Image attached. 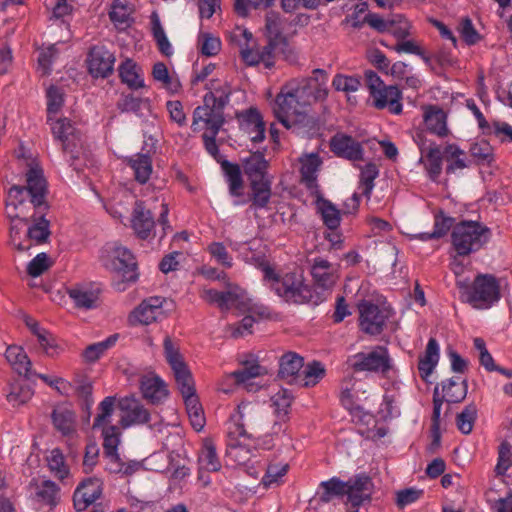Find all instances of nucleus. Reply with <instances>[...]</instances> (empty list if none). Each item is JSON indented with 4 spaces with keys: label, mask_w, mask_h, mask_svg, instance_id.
<instances>
[{
    "label": "nucleus",
    "mask_w": 512,
    "mask_h": 512,
    "mask_svg": "<svg viewBox=\"0 0 512 512\" xmlns=\"http://www.w3.org/2000/svg\"><path fill=\"white\" fill-rule=\"evenodd\" d=\"M303 367L304 358L295 352L289 351L279 358L278 375L288 383L296 384Z\"/></svg>",
    "instance_id": "obj_26"
},
{
    "label": "nucleus",
    "mask_w": 512,
    "mask_h": 512,
    "mask_svg": "<svg viewBox=\"0 0 512 512\" xmlns=\"http://www.w3.org/2000/svg\"><path fill=\"white\" fill-rule=\"evenodd\" d=\"M321 492H318L319 500L324 503L330 502L335 497L347 495V483L337 477L320 483Z\"/></svg>",
    "instance_id": "obj_44"
},
{
    "label": "nucleus",
    "mask_w": 512,
    "mask_h": 512,
    "mask_svg": "<svg viewBox=\"0 0 512 512\" xmlns=\"http://www.w3.org/2000/svg\"><path fill=\"white\" fill-rule=\"evenodd\" d=\"M331 150L336 155L350 161H359L363 159V148L361 144L348 135H335L331 139Z\"/></svg>",
    "instance_id": "obj_23"
},
{
    "label": "nucleus",
    "mask_w": 512,
    "mask_h": 512,
    "mask_svg": "<svg viewBox=\"0 0 512 512\" xmlns=\"http://www.w3.org/2000/svg\"><path fill=\"white\" fill-rule=\"evenodd\" d=\"M33 394L34 391L30 385L20 381H15L9 385V391L6 395V399L13 407H19L29 402Z\"/></svg>",
    "instance_id": "obj_43"
},
{
    "label": "nucleus",
    "mask_w": 512,
    "mask_h": 512,
    "mask_svg": "<svg viewBox=\"0 0 512 512\" xmlns=\"http://www.w3.org/2000/svg\"><path fill=\"white\" fill-rule=\"evenodd\" d=\"M163 346L166 360L174 372V377L182 397L185 398L196 394L192 374L184 363L179 349L173 344L169 336L165 337Z\"/></svg>",
    "instance_id": "obj_10"
},
{
    "label": "nucleus",
    "mask_w": 512,
    "mask_h": 512,
    "mask_svg": "<svg viewBox=\"0 0 512 512\" xmlns=\"http://www.w3.org/2000/svg\"><path fill=\"white\" fill-rule=\"evenodd\" d=\"M118 335L114 334L109 336L106 340L91 344L85 348L82 353L83 358L87 362H95L101 355H103L109 348H111L117 341Z\"/></svg>",
    "instance_id": "obj_55"
},
{
    "label": "nucleus",
    "mask_w": 512,
    "mask_h": 512,
    "mask_svg": "<svg viewBox=\"0 0 512 512\" xmlns=\"http://www.w3.org/2000/svg\"><path fill=\"white\" fill-rule=\"evenodd\" d=\"M36 338L43 352L49 357H55L63 351V347L58 343L57 338L46 329L38 334Z\"/></svg>",
    "instance_id": "obj_58"
},
{
    "label": "nucleus",
    "mask_w": 512,
    "mask_h": 512,
    "mask_svg": "<svg viewBox=\"0 0 512 512\" xmlns=\"http://www.w3.org/2000/svg\"><path fill=\"white\" fill-rule=\"evenodd\" d=\"M442 392L447 402H461L467 394V383L459 376L452 377L442 383Z\"/></svg>",
    "instance_id": "obj_42"
},
{
    "label": "nucleus",
    "mask_w": 512,
    "mask_h": 512,
    "mask_svg": "<svg viewBox=\"0 0 512 512\" xmlns=\"http://www.w3.org/2000/svg\"><path fill=\"white\" fill-rule=\"evenodd\" d=\"M244 172L248 176L250 182L264 180L266 178V171L268 162L264 155L256 152L247 157L243 162Z\"/></svg>",
    "instance_id": "obj_36"
},
{
    "label": "nucleus",
    "mask_w": 512,
    "mask_h": 512,
    "mask_svg": "<svg viewBox=\"0 0 512 512\" xmlns=\"http://www.w3.org/2000/svg\"><path fill=\"white\" fill-rule=\"evenodd\" d=\"M50 223L45 214L30 220L28 225L13 223L10 226V243L19 252L28 251L33 245L47 242Z\"/></svg>",
    "instance_id": "obj_8"
},
{
    "label": "nucleus",
    "mask_w": 512,
    "mask_h": 512,
    "mask_svg": "<svg viewBox=\"0 0 512 512\" xmlns=\"http://www.w3.org/2000/svg\"><path fill=\"white\" fill-rule=\"evenodd\" d=\"M98 413L94 418L93 429H101L111 424V418L115 411V397L107 396L98 405Z\"/></svg>",
    "instance_id": "obj_50"
},
{
    "label": "nucleus",
    "mask_w": 512,
    "mask_h": 512,
    "mask_svg": "<svg viewBox=\"0 0 512 512\" xmlns=\"http://www.w3.org/2000/svg\"><path fill=\"white\" fill-rule=\"evenodd\" d=\"M87 62L91 75L106 78L114 70L115 56L104 46H94L89 52Z\"/></svg>",
    "instance_id": "obj_17"
},
{
    "label": "nucleus",
    "mask_w": 512,
    "mask_h": 512,
    "mask_svg": "<svg viewBox=\"0 0 512 512\" xmlns=\"http://www.w3.org/2000/svg\"><path fill=\"white\" fill-rule=\"evenodd\" d=\"M200 297L209 304H217L221 310H229L239 299V294L234 290L217 291L215 289H203Z\"/></svg>",
    "instance_id": "obj_34"
},
{
    "label": "nucleus",
    "mask_w": 512,
    "mask_h": 512,
    "mask_svg": "<svg viewBox=\"0 0 512 512\" xmlns=\"http://www.w3.org/2000/svg\"><path fill=\"white\" fill-rule=\"evenodd\" d=\"M101 259L105 267L115 273L113 286L116 290L124 291L127 283L136 280V262L127 248L117 243H108L102 250Z\"/></svg>",
    "instance_id": "obj_5"
},
{
    "label": "nucleus",
    "mask_w": 512,
    "mask_h": 512,
    "mask_svg": "<svg viewBox=\"0 0 512 512\" xmlns=\"http://www.w3.org/2000/svg\"><path fill=\"white\" fill-rule=\"evenodd\" d=\"M67 293L77 308L92 309L96 306L97 295L84 286L75 285Z\"/></svg>",
    "instance_id": "obj_46"
},
{
    "label": "nucleus",
    "mask_w": 512,
    "mask_h": 512,
    "mask_svg": "<svg viewBox=\"0 0 512 512\" xmlns=\"http://www.w3.org/2000/svg\"><path fill=\"white\" fill-rule=\"evenodd\" d=\"M467 301L476 309H488L499 301L500 283L491 274H479L471 286L466 287Z\"/></svg>",
    "instance_id": "obj_9"
},
{
    "label": "nucleus",
    "mask_w": 512,
    "mask_h": 512,
    "mask_svg": "<svg viewBox=\"0 0 512 512\" xmlns=\"http://www.w3.org/2000/svg\"><path fill=\"white\" fill-rule=\"evenodd\" d=\"M132 9L124 0H115L109 13L111 21L119 29H125L130 25Z\"/></svg>",
    "instance_id": "obj_51"
},
{
    "label": "nucleus",
    "mask_w": 512,
    "mask_h": 512,
    "mask_svg": "<svg viewBox=\"0 0 512 512\" xmlns=\"http://www.w3.org/2000/svg\"><path fill=\"white\" fill-rule=\"evenodd\" d=\"M477 418V407L475 404L471 403L467 405L461 413H459L456 417V424L458 429L463 434H469L474 426L475 420Z\"/></svg>",
    "instance_id": "obj_59"
},
{
    "label": "nucleus",
    "mask_w": 512,
    "mask_h": 512,
    "mask_svg": "<svg viewBox=\"0 0 512 512\" xmlns=\"http://www.w3.org/2000/svg\"><path fill=\"white\" fill-rule=\"evenodd\" d=\"M201 469L209 472H217L221 469V462L218 458L216 447L211 439H205L199 454Z\"/></svg>",
    "instance_id": "obj_41"
},
{
    "label": "nucleus",
    "mask_w": 512,
    "mask_h": 512,
    "mask_svg": "<svg viewBox=\"0 0 512 512\" xmlns=\"http://www.w3.org/2000/svg\"><path fill=\"white\" fill-rule=\"evenodd\" d=\"M388 32L398 40H404L411 35V24L402 15H396L390 20Z\"/></svg>",
    "instance_id": "obj_62"
},
{
    "label": "nucleus",
    "mask_w": 512,
    "mask_h": 512,
    "mask_svg": "<svg viewBox=\"0 0 512 512\" xmlns=\"http://www.w3.org/2000/svg\"><path fill=\"white\" fill-rule=\"evenodd\" d=\"M262 416L257 405L241 403L231 415L227 427V454L239 464L246 463L251 456L246 440L261 429Z\"/></svg>",
    "instance_id": "obj_3"
},
{
    "label": "nucleus",
    "mask_w": 512,
    "mask_h": 512,
    "mask_svg": "<svg viewBox=\"0 0 512 512\" xmlns=\"http://www.w3.org/2000/svg\"><path fill=\"white\" fill-rule=\"evenodd\" d=\"M231 38L233 41H236L240 48V55L243 61L250 65H257L261 62V56H259V50H255L252 47H249V42L252 40V33L246 29L237 27Z\"/></svg>",
    "instance_id": "obj_28"
},
{
    "label": "nucleus",
    "mask_w": 512,
    "mask_h": 512,
    "mask_svg": "<svg viewBox=\"0 0 512 512\" xmlns=\"http://www.w3.org/2000/svg\"><path fill=\"white\" fill-rule=\"evenodd\" d=\"M444 157L448 162L446 167L447 174H453L457 170H463L467 167L465 161V152L456 144H448L444 148Z\"/></svg>",
    "instance_id": "obj_47"
},
{
    "label": "nucleus",
    "mask_w": 512,
    "mask_h": 512,
    "mask_svg": "<svg viewBox=\"0 0 512 512\" xmlns=\"http://www.w3.org/2000/svg\"><path fill=\"white\" fill-rule=\"evenodd\" d=\"M439 361V345L436 339L430 338L425 352L419 357L418 370L423 379H427Z\"/></svg>",
    "instance_id": "obj_33"
},
{
    "label": "nucleus",
    "mask_w": 512,
    "mask_h": 512,
    "mask_svg": "<svg viewBox=\"0 0 512 512\" xmlns=\"http://www.w3.org/2000/svg\"><path fill=\"white\" fill-rule=\"evenodd\" d=\"M311 274L316 285L323 289H331L338 279L337 268L321 257L313 260Z\"/></svg>",
    "instance_id": "obj_24"
},
{
    "label": "nucleus",
    "mask_w": 512,
    "mask_h": 512,
    "mask_svg": "<svg viewBox=\"0 0 512 512\" xmlns=\"http://www.w3.org/2000/svg\"><path fill=\"white\" fill-rule=\"evenodd\" d=\"M303 368L296 382L299 386L313 387L325 376V368L318 361L310 362Z\"/></svg>",
    "instance_id": "obj_45"
},
{
    "label": "nucleus",
    "mask_w": 512,
    "mask_h": 512,
    "mask_svg": "<svg viewBox=\"0 0 512 512\" xmlns=\"http://www.w3.org/2000/svg\"><path fill=\"white\" fill-rule=\"evenodd\" d=\"M370 97L372 98L373 106L377 109L387 108L393 114H400L402 112L401 92L397 86L384 85Z\"/></svg>",
    "instance_id": "obj_21"
},
{
    "label": "nucleus",
    "mask_w": 512,
    "mask_h": 512,
    "mask_svg": "<svg viewBox=\"0 0 512 512\" xmlns=\"http://www.w3.org/2000/svg\"><path fill=\"white\" fill-rule=\"evenodd\" d=\"M156 207L152 205L150 200H138L131 215V226L136 235L141 239H147L151 236L155 227L153 210Z\"/></svg>",
    "instance_id": "obj_14"
},
{
    "label": "nucleus",
    "mask_w": 512,
    "mask_h": 512,
    "mask_svg": "<svg viewBox=\"0 0 512 512\" xmlns=\"http://www.w3.org/2000/svg\"><path fill=\"white\" fill-rule=\"evenodd\" d=\"M54 428L63 436H73L76 433V414L66 407H58L51 414Z\"/></svg>",
    "instance_id": "obj_31"
},
{
    "label": "nucleus",
    "mask_w": 512,
    "mask_h": 512,
    "mask_svg": "<svg viewBox=\"0 0 512 512\" xmlns=\"http://www.w3.org/2000/svg\"><path fill=\"white\" fill-rule=\"evenodd\" d=\"M327 96L326 72L315 69L313 76L291 79L281 87L274 101L273 112L283 126L298 131L313 122L308 108L313 103L324 101Z\"/></svg>",
    "instance_id": "obj_1"
},
{
    "label": "nucleus",
    "mask_w": 512,
    "mask_h": 512,
    "mask_svg": "<svg viewBox=\"0 0 512 512\" xmlns=\"http://www.w3.org/2000/svg\"><path fill=\"white\" fill-rule=\"evenodd\" d=\"M117 108L123 112H132L137 116H143L144 111L150 112L151 104L149 99L129 94H122L117 102Z\"/></svg>",
    "instance_id": "obj_37"
},
{
    "label": "nucleus",
    "mask_w": 512,
    "mask_h": 512,
    "mask_svg": "<svg viewBox=\"0 0 512 512\" xmlns=\"http://www.w3.org/2000/svg\"><path fill=\"white\" fill-rule=\"evenodd\" d=\"M417 143L421 151L420 162L424 164L429 178L437 181L442 172L443 156L438 145L435 143L426 146L421 135L417 136Z\"/></svg>",
    "instance_id": "obj_19"
},
{
    "label": "nucleus",
    "mask_w": 512,
    "mask_h": 512,
    "mask_svg": "<svg viewBox=\"0 0 512 512\" xmlns=\"http://www.w3.org/2000/svg\"><path fill=\"white\" fill-rule=\"evenodd\" d=\"M349 364L356 372L386 373L391 368L388 350L383 346H376L369 352L353 355L349 359Z\"/></svg>",
    "instance_id": "obj_11"
},
{
    "label": "nucleus",
    "mask_w": 512,
    "mask_h": 512,
    "mask_svg": "<svg viewBox=\"0 0 512 512\" xmlns=\"http://www.w3.org/2000/svg\"><path fill=\"white\" fill-rule=\"evenodd\" d=\"M119 76L121 81L130 89L137 90L144 87V80L140 73V68L130 59L125 60L119 66Z\"/></svg>",
    "instance_id": "obj_38"
},
{
    "label": "nucleus",
    "mask_w": 512,
    "mask_h": 512,
    "mask_svg": "<svg viewBox=\"0 0 512 512\" xmlns=\"http://www.w3.org/2000/svg\"><path fill=\"white\" fill-rule=\"evenodd\" d=\"M47 121H52L54 115L57 114L64 104V93L56 86H50L47 89Z\"/></svg>",
    "instance_id": "obj_60"
},
{
    "label": "nucleus",
    "mask_w": 512,
    "mask_h": 512,
    "mask_svg": "<svg viewBox=\"0 0 512 512\" xmlns=\"http://www.w3.org/2000/svg\"><path fill=\"white\" fill-rule=\"evenodd\" d=\"M119 408L122 411V416L119 421L122 428L144 424L150 420L149 411L134 397L121 399Z\"/></svg>",
    "instance_id": "obj_15"
},
{
    "label": "nucleus",
    "mask_w": 512,
    "mask_h": 512,
    "mask_svg": "<svg viewBox=\"0 0 512 512\" xmlns=\"http://www.w3.org/2000/svg\"><path fill=\"white\" fill-rule=\"evenodd\" d=\"M222 168L227 178L230 194L236 197L242 195L243 179L240 167L237 164L224 161Z\"/></svg>",
    "instance_id": "obj_48"
},
{
    "label": "nucleus",
    "mask_w": 512,
    "mask_h": 512,
    "mask_svg": "<svg viewBox=\"0 0 512 512\" xmlns=\"http://www.w3.org/2000/svg\"><path fill=\"white\" fill-rule=\"evenodd\" d=\"M34 499L44 505L55 506L59 501L60 489L51 480H33L30 483Z\"/></svg>",
    "instance_id": "obj_27"
},
{
    "label": "nucleus",
    "mask_w": 512,
    "mask_h": 512,
    "mask_svg": "<svg viewBox=\"0 0 512 512\" xmlns=\"http://www.w3.org/2000/svg\"><path fill=\"white\" fill-rule=\"evenodd\" d=\"M301 163V178L302 182L309 189L317 187V172L322 164V161L317 153L305 154L300 158Z\"/></svg>",
    "instance_id": "obj_32"
},
{
    "label": "nucleus",
    "mask_w": 512,
    "mask_h": 512,
    "mask_svg": "<svg viewBox=\"0 0 512 512\" xmlns=\"http://www.w3.org/2000/svg\"><path fill=\"white\" fill-rule=\"evenodd\" d=\"M378 175L379 169L376 164L367 163L362 167L360 174V188L362 189V194L367 197L370 195L374 187V180Z\"/></svg>",
    "instance_id": "obj_61"
},
{
    "label": "nucleus",
    "mask_w": 512,
    "mask_h": 512,
    "mask_svg": "<svg viewBox=\"0 0 512 512\" xmlns=\"http://www.w3.org/2000/svg\"><path fill=\"white\" fill-rule=\"evenodd\" d=\"M346 483L348 500L354 507L370 500L373 487L370 477L358 475Z\"/></svg>",
    "instance_id": "obj_25"
},
{
    "label": "nucleus",
    "mask_w": 512,
    "mask_h": 512,
    "mask_svg": "<svg viewBox=\"0 0 512 512\" xmlns=\"http://www.w3.org/2000/svg\"><path fill=\"white\" fill-rule=\"evenodd\" d=\"M183 399L185 401L187 414L192 427L196 431L202 430L205 424V417L197 395L194 394Z\"/></svg>",
    "instance_id": "obj_49"
},
{
    "label": "nucleus",
    "mask_w": 512,
    "mask_h": 512,
    "mask_svg": "<svg viewBox=\"0 0 512 512\" xmlns=\"http://www.w3.org/2000/svg\"><path fill=\"white\" fill-rule=\"evenodd\" d=\"M143 396L152 403H158L167 396L163 381L156 376L144 377L141 381Z\"/></svg>",
    "instance_id": "obj_39"
},
{
    "label": "nucleus",
    "mask_w": 512,
    "mask_h": 512,
    "mask_svg": "<svg viewBox=\"0 0 512 512\" xmlns=\"http://www.w3.org/2000/svg\"><path fill=\"white\" fill-rule=\"evenodd\" d=\"M360 327L367 334L377 335L382 332L386 320L389 317V311L384 307H379L369 301H363L359 304Z\"/></svg>",
    "instance_id": "obj_13"
},
{
    "label": "nucleus",
    "mask_w": 512,
    "mask_h": 512,
    "mask_svg": "<svg viewBox=\"0 0 512 512\" xmlns=\"http://www.w3.org/2000/svg\"><path fill=\"white\" fill-rule=\"evenodd\" d=\"M48 123L54 137L61 141L64 152L70 153L73 159L78 158L82 149V139L71 122L67 118H52Z\"/></svg>",
    "instance_id": "obj_12"
},
{
    "label": "nucleus",
    "mask_w": 512,
    "mask_h": 512,
    "mask_svg": "<svg viewBox=\"0 0 512 512\" xmlns=\"http://www.w3.org/2000/svg\"><path fill=\"white\" fill-rule=\"evenodd\" d=\"M242 366L241 369L234 371L230 376L247 391H257L259 386L253 382V379L268 374V370L253 358L242 361Z\"/></svg>",
    "instance_id": "obj_20"
},
{
    "label": "nucleus",
    "mask_w": 512,
    "mask_h": 512,
    "mask_svg": "<svg viewBox=\"0 0 512 512\" xmlns=\"http://www.w3.org/2000/svg\"><path fill=\"white\" fill-rule=\"evenodd\" d=\"M151 24H152V33L153 37L157 42L158 48L162 54L165 56L172 55V47L171 44L166 37L165 31L161 25L160 19L156 13H153L151 16Z\"/></svg>",
    "instance_id": "obj_56"
},
{
    "label": "nucleus",
    "mask_w": 512,
    "mask_h": 512,
    "mask_svg": "<svg viewBox=\"0 0 512 512\" xmlns=\"http://www.w3.org/2000/svg\"><path fill=\"white\" fill-rule=\"evenodd\" d=\"M46 461L50 472L61 482H64L70 476V468L66 463L65 457L60 449H52L46 456Z\"/></svg>",
    "instance_id": "obj_40"
},
{
    "label": "nucleus",
    "mask_w": 512,
    "mask_h": 512,
    "mask_svg": "<svg viewBox=\"0 0 512 512\" xmlns=\"http://www.w3.org/2000/svg\"><path fill=\"white\" fill-rule=\"evenodd\" d=\"M102 495V482L97 478H88L81 482L73 495V504L77 512H82Z\"/></svg>",
    "instance_id": "obj_18"
},
{
    "label": "nucleus",
    "mask_w": 512,
    "mask_h": 512,
    "mask_svg": "<svg viewBox=\"0 0 512 512\" xmlns=\"http://www.w3.org/2000/svg\"><path fill=\"white\" fill-rule=\"evenodd\" d=\"M292 395L286 389H281L271 397L272 406L277 417L281 420L288 415L292 403Z\"/></svg>",
    "instance_id": "obj_57"
},
{
    "label": "nucleus",
    "mask_w": 512,
    "mask_h": 512,
    "mask_svg": "<svg viewBox=\"0 0 512 512\" xmlns=\"http://www.w3.org/2000/svg\"><path fill=\"white\" fill-rule=\"evenodd\" d=\"M213 89L214 91L205 94L203 104L193 112L191 128L194 132L218 134L225 122L224 108L229 101L230 89Z\"/></svg>",
    "instance_id": "obj_4"
},
{
    "label": "nucleus",
    "mask_w": 512,
    "mask_h": 512,
    "mask_svg": "<svg viewBox=\"0 0 512 512\" xmlns=\"http://www.w3.org/2000/svg\"><path fill=\"white\" fill-rule=\"evenodd\" d=\"M470 154L481 164H490L493 160V149L486 141L473 143L470 147Z\"/></svg>",
    "instance_id": "obj_63"
},
{
    "label": "nucleus",
    "mask_w": 512,
    "mask_h": 512,
    "mask_svg": "<svg viewBox=\"0 0 512 512\" xmlns=\"http://www.w3.org/2000/svg\"><path fill=\"white\" fill-rule=\"evenodd\" d=\"M267 275V285L286 302L303 304L312 299V290L304 282L302 274L290 272L281 276L276 270H268Z\"/></svg>",
    "instance_id": "obj_7"
},
{
    "label": "nucleus",
    "mask_w": 512,
    "mask_h": 512,
    "mask_svg": "<svg viewBox=\"0 0 512 512\" xmlns=\"http://www.w3.org/2000/svg\"><path fill=\"white\" fill-rule=\"evenodd\" d=\"M317 209L321 214L324 224L331 230L338 228L340 225V212L328 200L319 199L317 201Z\"/></svg>",
    "instance_id": "obj_53"
},
{
    "label": "nucleus",
    "mask_w": 512,
    "mask_h": 512,
    "mask_svg": "<svg viewBox=\"0 0 512 512\" xmlns=\"http://www.w3.org/2000/svg\"><path fill=\"white\" fill-rule=\"evenodd\" d=\"M490 229L477 221H461L451 233V243L458 256H468L480 250L490 239Z\"/></svg>",
    "instance_id": "obj_6"
},
{
    "label": "nucleus",
    "mask_w": 512,
    "mask_h": 512,
    "mask_svg": "<svg viewBox=\"0 0 512 512\" xmlns=\"http://www.w3.org/2000/svg\"><path fill=\"white\" fill-rule=\"evenodd\" d=\"M163 299L161 297H149L143 300L129 315L132 325H149L163 315Z\"/></svg>",
    "instance_id": "obj_16"
},
{
    "label": "nucleus",
    "mask_w": 512,
    "mask_h": 512,
    "mask_svg": "<svg viewBox=\"0 0 512 512\" xmlns=\"http://www.w3.org/2000/svg\"><path fill=\"white\" fill-rule=\"evenodd\" d=\"M52 265V261L46 253H39L33 258L28 266L27 273L32 277H38L47 271Z\"/></svg>",
    "instance_id": "obj_64"
},
{
    "label": "nucleus",
    "mask_w": 512,
    "mask_h": 512,
    "mask_svg": "<svg viewBox=\"0 0 512 512\" xmlns=\"http://www.w3.org/2000/svg\"><path fill=\"white\" fill-rule=\"evenodd\" d=\"M251 190H252V202L255 207L263 208L265 207L271 197V182L268 179L252 181Z\"/></svg>",
    "instance_id": "obj_52"
},
{
    "label": "nucleus",
    "mask_w": 512,
    "mask_h": 512,
    "mask_svg": "<svg viewBox=\"0 0 512 512\" xmlns=\"http://www.w3.org/2000/svg\"><path fill=\"white\" fill-rule=\"evenodd\" d=\"M5 357L19 375L27 379L33 378L31 361L22 347L16 345L9 346L6 350Z\"/></svg>",
    "instance_id": "obj_30"
},
{
    "label": "nucleus",
    "mask_w": 512,
    "mask_h": 512,
    "mask_svg": "<svg viewBox=\"0 0 512 512\" xmlns=\"http://www.w3.org/2000/svg\"><path fill=\"white\" fill-rule=\"evenodd\" d=\"M26 186H12L6 199V214L11 224L28 225L30 220L45 214L47 184L40 168H32L26 174Z\"/></svg>",
    "instance_id": "obj_2"
},
{
    "label": "nucleus",
    "mask_w": 512,
    "mask_h": 512,
    "mask_svg": "<svg viewBox=\"0 0 512 512\" xmlns=\"http://www.w3.org/2000/svg\"><path fill=\"white\" fill-rule=\"evenodd\" d=\"M424 122L426 129L437 135L438 137H445L449 133L447 127V115L437 106H429L424 113Z\"/></svg>",
    "instance_id": "obj_29"
},
{
    "label": "nucleus",
    "mask_w": 512,
    "mask_h": 512,
    "mask_svg": "<svg viewBox=\"0 0 512 512\" xmlns=\"http://www.w3.org/2000/svg\"><path fill=\"white\" fill-rule=\"evenodd\" d=\"M240 127L246 132L252 142L258 143L265 138V124L260 112L250 108L239 115Z\"/></svg>",
    "instance_id": "obj_22"
},
{
    "label": "nucleus",
    "mask_w": 512,
    "mask_h": 512,
    "mask_svg": "<svg viewBox=\"0 0 512 512\" xmlns=\"http://www.w3.org/2000/svg\"><path fill=\"white\" fill-rule=\"evenodd\" d=\"M103 438L104 454L118 453V446L121 442V429L117 425H106L101 428Z\"/></svg>",
    "instance_id": "obj_54"
},
{
    "label": "nucleus",
    "mask_w": 512,
    "mask_h": 512,
    "mask_svg": "<svg viewBox=\"0 0 512 512\" xmlns=\"http://www.w3.org/2000/svg\"><path fill=\"white\" fill-rule=\"evenodd\" d=\"M127 164L133 170L137 182L145 184L150 179L153 168L148 154H135L127 160Z\"/></svg>",
    "instance_id": "obj_35"
}]
</instances>
